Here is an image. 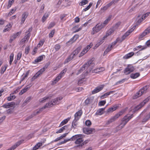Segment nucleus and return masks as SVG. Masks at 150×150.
Wrapping results in <instances>:
<instances>
[{
	"instance_id": "3",
	"label": "nucleus",
	"mask_w": 150,
	"mask_h": 150,
	"mask_svg": "<svg viewBox=\"0 0 150 150\" xmlns=\"http://www.w3.org/2000/svg\"><path fill=\"white\" fill-rule=\"evenodd\" d=\"M62 98V97L60 96L52 100L50 102L47 103L44 106V109L50 107L55 104H59V103L60 101Z\"/></svg>"
},
{
	"instance_id": "57",
	"label": "nucleus",
	"mask_w": 150,
	"mask_h": 150,
	"mask_svg": "<svg viewBox=\"0 0 150 150\" xmlns=\"http://www.w3.org/2000/svg\"><path fill=\"white\" fill-rule=\"evenodd\" d=\"M109 95L108 92H107L106 93L104 94L103 95L101 96L100 97V98L101 99H104V98H106Z\"/></svg>"
},
{
	"instance_id": "62",
	"label": "nucleus",
	"mask_w": 150,
	"mask_h": 150,
	"mask_svg": "<svg viewBox=\"0 0 150 150\" xmlns=\"http://www.w3.org/2000/svg\"><path fill=\"white\" fill-rule=\"evenodd\" d=\"M91 122L89 120H87L86 121V125L87 126H90L91 125Z\"/></svg>"
},
{
	"instance_id": "61",
	"label": "nucleus",
	"mask_w": 150,
	"mask_h": 150,
	"mask_svg": "<svg viewBox=\"0 0 150 150\" xmlns=\"http://www.w3.org/2000/svg\"><path fill=\"white\" fill-rule=\"evenodd\" d=\"M55 33V30H52L49 34V37L50 38L53 37Z\"/></svg>"
},
{
	"instance_id": "40",
	"label": "nucleus",
	"mask_w": 150,
	"mask_h": 150,
	"mask_svg": "<svg viewBox=\"0 0 150 150\" xmlns=\"http://www.w3.org/2000/svg\"><path fill=\"white\" fill-rule=\"evenodd\" d=\"M14 54L13 53H11L10 56V61L9 64L11 65L13 59V57Z\"/></svg>"
},
{
	"instance_id": "34",
	"label": "nucleus",
	"mask_w": 150,
	"mask_h": 150,
	"mask_svg": "<svg viewBox=\"0 0 150 150\" xmlns=\"http://www.w3.org/2000/svg\"><path fill=\"white\" fill-rule=\"evenodd\" d=\"M68 126V125H66L61 127L57 131L56 133H59L62 132L64 130L66 129L67 128Z\"/></svg>"
},
{
	"instance_id": "19",
	"label": "nucleus",
	"mask_w": 150,
	"mask_h": 150,
	"mask_svg": "<svg viewBox=\"0 0 150 150\" xmlns=\"http://www.w3.org/2000/svg\"><path fill=\"white\" fill-rule=\"evenodd\" d=\"M135 27H133V28L128 30L122 37V39L123 40L125 39L134 30Z\"/></svg>"
},
{
	"instance_id": "58",
	"label": "nucleus",
	"mask_w": 150,
	"mask_h": 150,
	"mask_svg": "<svg viewBox=\"0 0 150 150\" xmlns=\"http://www.w3.org/2000/svg\"><path fill=\"white\" fill-rule=\"evenodd\" d=\"M106 103V100L100 101L98 103V105L99 106L104 105Z\"/></svg>"
},
{
	"instance_id": "38",
	"label": "nucleus",
	"mask_w": 150,
	"mask_h": 150,
	"mask_svg": "<svg viewBox=\"0 0 150 150\" xmlns=\"http://www.w3.org/2000/svg\"><path fill=\"white\" fill-rule=\"evenodd\" d=\"M86 80V79L85 78H83L80 79L78 81V84L79 86L81 85V84L83 83V82L85 81Z\"/></svg>"
},
{
	"instance_id": "13",
	"label": "nucleus",
	"mask_w": 150,
	"mask_h": 150,
	"mask_svg": "<svg viewBox=\"0 0 150 150\" xmlns=\"http://www.w3.org/2000/svg\"><path fill=\"white\" fill-rule=\"evenodd\" d=\"M84 133L86 134H90L95 132V131L94 129L88 128H84L83 129Z\"/></svg>"
},
{
	"instance_id": "32",
	"label": "nucleus",
	"mask_w": 150,
	"mask_h": 150,
	"mask_svg": "<svg viewBox=\"0 0 150 150\" xmlns=\"http://www.w3.org/2000/svg\"><path fill=\"white\" fill-rule=\"evenodd\" d=\"M134 54V53L133 52H131L128 54L125 55L123 57V58L124 59H127L131 57Z\"/></svg>"
},
{
	"instance_id": "11",
	"label": "nucleus",
	"mask_w": 150,
	"mask_h": 150,
	"mask_svg": "<svg viewBox=\"0 0 150 150\" xmlns=\"http://www.w3.org/2000/svg\"><path fill=\"white\" fill-rule=\"evenodd\" d=\"M149 33H150V26L145 30L142 33L139 35V39L140 40H143V38Z\"/></svg>"
},
{
	"instance_id": "55",
	"label": "nucleus",
	"mask_w": 150,
	"mask_h": 150,
	"mask_svg": "<svg viewBox=\"0 0 150 150\" xmlns=\"http://www.w3.org/2000/svg\"><path fill=\"white\" fill-rule=\"evenodd\" d=\"M88 1L87 0H82L80 3L81 6H83L88 3Z\"/></svg>"
},
{
	"instance_id": "9",
	"label": "nucleus",
	"mask_w": 150,
	"mask_h": 150,
	"mask_svg": "<svg viewBox=\"0 0 150 150\" xmlns=\"http://www.w3.org/2000/svg\"><path fill=\"white\" fill-rule=\"evenodd\" d=\"M150 99V96H148L142 102L140 103L139 105L136 106L134 109V112L137 110L142 107H143L147 102H148L149 100Z\"/></svg>"
},
{
	"instance_id": "43",
	"label": "nucleus",
	"mask_w": 150,
	"mask_h": 150,
	"mask_svg": "<svg viewBox=\"0 0 150 150\" xmlns=\"http://www.w3.org/2000/svg\"><path fill=\"white\" fill-rule=\"evenodd\" d=\"M105 69L104 67H100L99 68H98L94 70V71L96 72V73L97 72H100L105 70Z\"/></svg>"
},
{
	"instance_id": "22",
	"label": "nucleus",
	"mask_w": 150,
	"mask_h": 150,
	"mask_svg": "<svg viewBox=\"0 0 150 150\" xmlns=\"http://www.w3.org/2000/svg\"><path fill=\"white\" fill-rule=\"evenodd\" d=\"M118 106L116 105H115L112 107L109 108L106 111L108 113H110L116 110L118 108Z\"/></svg>"
},
{
	"instance_id": "47",
	"label": "nucleus",
	"mask_w": 150,
	"mask_h": 150,
	"mask_svg": "<svg viewBox=\"0 0 150 150\" xmlns=\"http://www.w3.org/2000/svg\"><path fill=\"white\" fill-rule=\"evenodd\" d=\"M49 97L48 96L45 97L41 99H40L39 100L40 102V103H44L45 102L46 100L49 99Z\"/></svg>"
},
{
	"instance_id": "50",
	"label": "nucleus",
	"mask_w": 150,
	"mask_h": 150,
	"mask_svg": "<svg viewBox=\"0 0 150 150\" xmlns=\"http://www.w3.org/2000/svg\"><path fill=\"white\" fill-rule=\"evenodd\" d=\"M38 74L36 73L33 76L31 79V82L33 81L35 79L37 78L38 76Z\"/></svg>"
},
{
	"instance_id": "54",
	"label": "nucleus",
	"mask_w": 150,
	"mask_h": 150,
	"mask_svg": "<svg viewBox=\"0 0 150 150\" xmlns=\"http://www.w3.org/2000/svg\"><path fill=\"white\" fill-rule=\"evenodd\" d=\"M87 52L86 51V49H84L83 50L82 52L80 53L79 55V57H81L84 55L85 53H86Z\"/></svg>"
},
{
	"instance_id": "1",
	"label": "nucleus",
	"mask_w": 150,
	"mask_h": 150,
	"mask_svg": "<svg viewBox=\"0 0 150 150\" xmlns=\"http://www.w3.org/2000/svg\"><path fill=\"white\" fill-rule=\"evenodd\" d=\"M83 137V135L82 134L76 135L73 136L71 138V141H73L76 139L75 143L77 144H79L77 146L78 147L80 146H82L84 145Z\"/></svg>"
},
{
	"instance_id": "51",
	"label": "nucleus",
	"mask_w": 150,
	"mask_h": 150,
	"mask_svg": "<svg viewBox=\"0 0 150 150\" xmlns=\"http://www.w3.org/2000/svg\"><path fill=\"white\" fill-rule=\"evenodd\" d=\"M10 96L7 98V99L8 101L11 100H12L15 99L16 98V96L15 95L11 96V95L10 94Z\"/></svg>"
},
{
	"instance_id": "24",
	"label": "nucleus",
	"mask_w": 150,
	"mask_h": 150,
	"mask_svg": "<svg viewBox=\"0 0 150 150\" xmlns=\"http://www.w3.org/2000/svg\"><path fill=\"white\" fill-rule=\"evenodd\" d=\"M22 143V141H18L17 143L15 144L10 149H8L7 150H14L17 147L19 146Z\"/></svg>"
},
{
	"instance_id": "2",
	"label": "nucleus",
	"mask_w": 150,
	"mask_h": 150,
	"mask_svg": "<svg viewBox=\"0 0 150 150\" xmlns=\"http://www.w3.org/2000/svg\"><path fill=\"white\" fill-rule=\"evenodd\" d=\"M81 49V46H79L78 47L72 52L71 55L65 59L64 62V64H65L68 63L72 59L74 58L80 52Z\"/></svg>"
},
{
	"instance_id": "17",
	"label": "nucleus",
	"mask_w": 150,
	"mask_h": 150,
	"mask_svg": "<svg viewBox=\"0 0 150 150\" xmlns=\"http://www.w3.org/2000/svg\"><path fill=\"white\" fill-rule=\"evenodd\" d=\"M32 86V83H30L28 85L26 86L21 91L19 92V94L20 95H22L24 93L28 90L30 88L31 86Z\"/></svg>"
},
{
	"instance_id": "42",
	"label": "nucleus",
	"mask_w": 150,
	"mask_h": 150,
	"mask_svg": "<svg viewBox=\"0 0 150 150\" xmlns=\"http://www.w3.org/2000/svg\"><path fill=\"white\" fill-rule=\"evenodd\" d=\"M86 69L84 67L83 65L82 67L78 71V72L76 73V74L78 75L80 74L83 70Z\"/></svg>"
},
{
	"instance_id": "27",
	"label": "nucleus",
	"mask_w": 150,
	"mask_h": 150,
	"mask_svg": "<svg viewBox=\"0 0 150 150\" xmlns=\"http://www.w3.org/2000/svg\"><path fill=\"white\" fill-rule=\"evenodd\" d=\"M112 17V16L111 15H109L103 23H101L104 27L108 24V22L110 20Z\"/></svg>"
},
{
	"instance_id": "46",
	"label": "nucleus",
	"mask_w": 150,
	"mask_h": 150,
	"mask_svg": "<svg viewBox=\"0 0 150 150\" xmlns=\"http://www.w3.org/2000/svg\"><path fill=\"white\" fill-rule=\"evenodd\" d=\"M92 46L93 44L91 43L89 45H88L84 49H86V51L87 52Z\"/></svg>"
},
{
	"instance_id": "31",
	"label": "nucleus",
	"mask_w": 150,
	"mask_h": 150,
	"mask_svg": "<svg viewBox=\"0 0 150 150\" xmlns=\"http://www.w3.org/2000/svg\"><path fill=\"white\" fill-rule=\"evenodd\" d=\"M140 76V74L139 73H132L130 74V77L133 79H136L138 77Z\"/></svg>"
},
{
	"instance_id": "64",
	"label": "nucleus",
	"mask_w": 150,
	"mask_h": 150,
	"mask_svg": "<svg viewBox=\"0 0 150 150\" xmlns=\"http://www.w3.org/2000/svg\"><path fill=\"white\" fill-rule=\"evenodd\" d=\"M44 43V41H43L40 40L38 44V46L39 47H40V46H42L43 45Z\"/></svg>"
},
{
	"instance_id": "18",
	"label": "nucleus",
	"mask_w": 150,
	"mask_h": 150,
	"mask_svg": "<svg viewBox=\"0 0 150 150\" xmlns=\"http://www.w3.org/2000/svg\"><path fill=\"white\" fill-rule=\"evenodd\" d=\"M21 32L20 31L16 33L13 34L12 36L10 37L9 40V42H11L13 40H14L17 36H19L20 35Z\"/></svg>"
},
{
	"instance_id": "20",
	"label": "nucleus",
	"mask_w": 150,
	"mask_h": 150,
	"mask_svg": "<svg viewBox=\"0 0 150 150\" xmlns=\"http://www.w3.org/2000/svg\"><path fill=\"white\" fill-rule=\"evenodd\" d=\"M28 15V12H24L22 14L21 21V24H23L24 23Z\"/></svg>"
},
{
	"instance_id": "14",
	"label": "nucleus",
	"mask_w": 150,
	"mask_h": 150,
	"mask_svg": "<svg viewBox=\"0 0 150 150\" xmlns=\"http://www.w3.org/2000/svg\"><path fill=\"white\" fill-rule=\"evenodd\" d=\"M104 86V85H101L96 87L92 91V94H94L100 91L103 89Z\"/></svg>"
},
{
	"instance_id": "26",
	"label": "nucleus",
	"mask_w": 150,
	"mask_h": 150,
	"mask_svg": "<svg viewBox=\"0 0 150 150\" xmlns=\"http://www.w3.org/2000/svg\"><path fill=\"white\" fill-rule=\"evenodd\" d=\"M105 107L99 109L96 113L95 114L97 115H101L104 113V111L105 109Z\"/></svg>"
},
{
	"instance_id": "59",
	"label": "nucleus",
	"mask_w": 150,
	"mask_h": 150,
	"mask_svg": "<svg viewBox=\"0 0 150 150\" xmlns=\"http://www.w3.org/2000/svg\"><path fill=\"white\" fill-rule=\"evenodd\" d=\"M55 25V23L54 22H51L49 25L48 27V29H50L52 28Z\"/></svg>"
},
{
	"instance_id": "6",
	"label": "nucleus",
	"mask_w": 150,
	"mask_h": 150,
	"mask_svg": "<svg viewBox=\"0 0 150 150\" xmlns=\"http://www.w3.org/2000/svg\"><path fill=\"white\" fill-rule=\"evenodd\" d=\"M134 116L133 114L129 115L127 114L125 115L122 119V122L120 124V125H122V127H124L127 122Z\"/></svg>"
},
{
	"instance_id": "15",
	"label": "nucleus",
	"mask_w": 150,
	"mask_h": 150,
	"mask_svg": "<svg viewBox=\"0 0 150 150\" xmlns=\"http://www.w3.org/2000/svg\"><path fill=\"white\" fill-rule=\"evenodd\" d=\"M30 35L29 34H27L25 36L24 38L21 40L20 42V45H22L24 43L27 42L30 37Z\"/></svg>"
},
{
	"instance_id": "10",
	"label": "nucleus",
	"mask_w": 150,
	"mask_h": 150,
	"mask_svg": "<svg viewBox=\"0 0 150 150\" xmlns=\"http://www.w3.org/2000/svg\"><path fill=\"white\" fill-rule=\"evenodd\" d=\"M118 41V40L117 38L115 41L112 42L110 45H109L104 51L103 55H104V54H106L108 52L110 51L117 44Z\"/></svg>"
},
{
	"instance_id": "25",
	"label": "nucleus",
	"mask_w": 150,
	"mask_h": 150,
	"mask_svg": "<svg viewBox=\"0 0 150 150\" xmlns=\"http://www.w3.org/2000/svg\"><path fill=\"white\" fill-rule=\"evenodd\" d=\"M12 26V25L10 23L7 24L5 27L4 29L3 30L4 33L9 31L11 29Z\"/></svg>"
},
{
	"instance_id": "36",
	"label": "nucleus",
	"mask_w": 150,
	"mask_h": 150,
	"mask_svg": "<svg viewBox=\"0 0 150 150\" xmlns=\"http://www.w3.org/2000/svg\"><path fill=\"white\" fill-rule=\"evenodd\" d=\"M47 67H46V66L44 67L43 68L41 69L39 71H38L37 73V74H38V76H39L42 73L45 71V69H46Z\"/></svg>"
},
{
	"instance_id": "49",
	"label": "nucleus",
	"mask_w": 150,
	"mask_h": 150,
	"mask_svg": "<svg viewBox=\"0 0 150 150\" xmlns=\"http://www.w3.org/2000/svg\"><path fill=\"white\" fill-rule=\"evenodd\" d=\"M61 45L59 44H57L55 45L54 46V48L55 49L56 51H57L59 50L61 48Z\"/></svg>"
},
{
	"instance_id": "8",
	"label": "nucleus",
	"mask_w": 150,
	"mask_h": 150,
	"mask_svg": "<svg viewBox=\"0 0 150 150\" xmlns=\"http://www.w3.org/2000/svg\"><path fill=\"white\" fill-rule=\"evenodd\" d=\"M67 71V69L65 68L60 73L59 75L53 81H52V85H54L63 76Z\"/></svg>"
},
{
	"instance_id": "39",
	"label": "nucleus",
	"mask_w": 150,
	"mask_h": 150,
	"mask_svg": "<svg viewBox=\"0 0 150 150\" xmlns=\"http://www.w3.org/2000/svg\"><path fill=\"white\" fill-rule=\"evenodd\" d=\"M42 143L39 142L33 148V150H35L38 149L40 146L42 145Z\"/></svg>"
},
{
	"instance_id": "41",
	"label": "nucleus",
	"mask_w": 150,
	"mask_h": 150,
	"mask_svg": "<svg viewBox=\"0 0 150 150\" xmlns=\"http://www.w3.org/2000/svg\"><path fill=\"white\" fill-rule=\"evenodd\" d=\"M15 0H9L7 6V8L9 9L11 7L12 5L14 2Z\"/></svg>"
},
{
	"instance_id": "33",
	"label": "nucleus",
	"mask_w": 150,
	"mask_h": 150,
	"mask_svg": "<svg viewBox=\"0 0 150 150\" xmlns=\"http://www.w3.org/2000/svg\"><path fill=\"white\" fill-rule=\"evenodd\" d=\"M50 14L49 12H47L43 16L42 18V21L43 23L47 19V18L48 17Z\"/></svg>"
},
{
	"instance_id": "12",
	"label": "nucleus",
	"mask_w": 150,
	"mask_h": 150,
	"mask_svg": "<svg viewBox=\"0 0 150 150\" xmlns=\"http://www.w3.org/2000/svg\"><path fill=\"white\" fill-rule=\"evenodd\" d=\"M134 69V67L132 65H129L124 70V73L125 74L127 75L133 71Z\"/></svg>"
},
{
	"instance_id": "56",
	"label": "nucleus",
	"mask_w": 150,
	"mask_h": 150,
	"mask_svg": "<svg viewBox=\"0 0 150 150\" xmlns=\"http://www.w3.org/2000/svg\"><path fill=\"white\" fill-rule=\"evenodd\" d=\"M30 50L29 46L26 47L25 49V53L27 54L29 52Z\"/></svg>"
},
{
	"instance_id": "53",
	"label": "nucleus",
	"mask_w": 150,
	"mask_h": 150,
	"mask_svg": "<svg viewBox=\"0 0 150 150\" xmlns=\"http://www.w3.org/2000/svg\"><path fill=\"white\" fill-rule=\"evenodd\" d=\"M120 22H118L116 23L115 25H114L112 28L114 29H115V30L119 26H120Z\"/></svg>"
},
{
	"instance_id": "48",
	"label": "nucleus",
	"mask_w": 150,
	"mask_h": 150,
	"mask_svg": "<svg viewBox=\"0 0 150 150\" xmlns=\"http://www.w3.org/2000/svg\"><path fill=\"white\" fill-rule=\"evenodd\" d=\"M71 141V138H70V139H65L63 141H62L61 142L59 143L58 144L59 145H61L62 144H64V143H66L67 142H68L69 141Z\"/></svg>"
},
{
	"instance_id": "45",
	"label": "nucleus",
	"mask_w": 150,
	"mask_h": 150,
	"mask_svg": "<svg viewBox=\"0 0 150 150\" xmlns=\"http://www.w3.org/2000/svg\"><path fill=\"white\" fill-rule=\"evenodd\" d=\"M16 8H12V9L10 12H9L8 14V16H10L12 14H13L16 11Z\"/></svg>"
},
{
	"instance_id": "44",
	"label": "nucleus",
	"mask_w": 150,
	"mask_h": 150,
	"mask_svg": "<svg viewBox=\"0 0 150 150\" xmlns=\"http://www.w3.org/2000/svg\"><path fill=\"white\" fill-rule=\"evenodd\" d=\"M22 55V53L21 52H20L17 54L16 56V60H19Z\"/></svg>"
},
{
	"instance_id": "21",
	"label": "nucleus",
	"mask_w": 150,
	"mask_h": 150,
	"mask_svg": "<svg viewBox=\"0 0 150 150\" xmlns=\"http://www.w3.org/2000/svg\"><path fill=\"white\" fill-rule=\"evenodd\" d=\"M15 105V103L14 102H11L4 104L2 106V107L4 108H8L13 106Z\"/></svg>"
},
{
	"instance_id": "16",
	"label": "nucleus",
	"mask_w": 150,
	"mask_h": 150,
	"mask_svg": "<svg viewBox=\"0 0 150 150\" xmlns=\"http://www.w3.org/2000/svg\"><path fill=\"white\" fill-rule=\"evenodd\" d=\"M82 114V112L81 110H80L77 112L74 115V121H78L80 118Z\"/></svg>"
},
{
	"instance_id": "52",
	"label": "nucleus",
	"mask_w": 150,
	"mask_h": 150,
	"mask_svg": "<svg viewBox=\"0 0 150 150\" xmlns=\"http://www.w3.org/2000/svg\"><path fill=\"white\" fill-rule=\"evenodd\" d=\"M6 68V66L4 67H2L0 69L1 71V74H3L4 73V71H5Z\"/></svg>"
},
{
	"instance_id": "23",
	"label": "nucleus",
	"mask_w": 150,
	"mask_h": 150,
	"mask_svg": "<svg viewBox=\"0 0 150 150\" xmlns=\"http://www.w3.org/2000/svg\"><path fill=\"white\" fill-rule=\"evenodd\" d=\"M115 1L113 0L111 1L110 3L107 4L105 6L101 8V10H103L104 11L106 10L113 3L115 4Z\"/></svg>"
},
{
	"instance_id": "29",
	"label": "nucleus",
	"mask_w": 150,
	"mask_h": 150,
	"mask_svg": "<svg viewBox=\"0 0 150 150\" xmlns=\"http://www.w3.org/2000/svg\"><path fill=\"white\" fill-rule=\"evenodd\" d=\"M91 64H93V60L91 59L88 61L83 66L86 69Z\"/></svg>"
},
{
	"instance_id": "63",
	"label": "nucleus",
	"mask_w": 150,
	"mask_h": 150,
	"mask_svg": "<svg viewBox=\"0 0 150 150\" xmlns=\"http://www.w3.org/2000/svg\"><path fill=\"white\" fill-rule=\"evenodd\" d=\"M31 98L30 97H29L26 98L24 102L25 103H27L29 102L31 100Z\"/></svg>"
},
{
	"instance_id": "5",
	"label": "nucleus",
	"mask_w": 150,
	"mask_h": 150,
	"mask_svg": "<svg viewBox=\"0 0 150 150\" xmlns=\"http://www.w3.org/2000/svg\"><path fill=\"white\" fill-rule=\"evenodd\" d=\"M149 88V86H146L140 89L135 95L134 98H137L140 96L142 94L146 93L147 92V89Z\"/></svg>"
},
{
	"instance_id": "37",
	"label": "nucleus",
	"mask_w": 150,
	"mask_h": 150,
	"mask_svg": "<svg viewBox=\"0 0 150 150\" xmlns=\"http://www.w3.org/2000/svg\"><path fill=\"white\" fill-rule=\"evenodd\" d=\"M79 37V35H78L76 34L72 38H71L69 40V42H71L74 40L75 41Z\"/></svg>"
},
{
	"instance_id": "35",
	"label": "nucleus",
	"mask_w": 150,
	"mask_h": 150,
	"mask_svg": "<svg viewBox=\"0 0 150 150\" xmlns=\"http://www.w3.org/2000/svg\"><path fill=\"white\" fill-rule=\"evenodd\" d=\"M115 29L113 28H110L107 32L106 34V37H107L108 36L110 35L112 33H113L114 31H115Z\"/></svg>"
},
{
	"instance_id": "60",
	"label": "nucleus",
	"mask_w": 150,
	"mask_h": 150,
	"mask_svg": "<svg viewBox=\"0 0 150 150\" xmlns=\"http://www.w3.org/2000/svg\"><path fill=\"white\" fill-rule=\"evenodd\" d=\"M45 8V5L44 4H42L40 8V9L39 10V12L41 13H42L43 12V10Z\"/></svg>"
},
{
	"instance_id": "28",
	"label": "nucleus",
	"mask_w": 150,
	"mask_h": 150,
	"mask_svg": "<svg viewBox=\"0 0 150 150\" xmlns=\"http://www.w3.org/2000/svg\"><path fill=\"white\" fill-rule=\"evenodd\" d=\"M150 118V113L145 115L142 120V122H145L148 121Z\"/></svg>"
},
{
	"instance_id": "4",
	"label": "nucleus",
	"mask_w": 150,
	"mask_h": 150,
	"mask_svg": "<svg viewBox=\"0 0 150 150\" xmlns=\"http://www.w3.org/2000/svg\"><path fill=\"white\" fill-rule=\"evenodd\" d=\"M126 109H123L117 114L115 116L112 117L110 119L108 120L106 123L107 125H108L111 123L116 120L120 116L122 115L125 111Z\"/></svg>"
},
{
	"instance_id": "30",
	"label": "nucleus",
	"mask_w": 150,
	"mask_h": 150,
	"mask_svg": "<svg viewBox=\"0 0 150 150\" xmlns=\"http://www.w3.org/2000/svg\"><path fill=\"white\" fill-rule=\"evenodd\" d=\"M150 14V12H147L143 15L141 18L138 20V22H141V21H142L144 20L145 19V18L147 17Z\"/></svg>"
},
{
	"instance_id": "7",
	"label": "nucleus",
	"mask_w": 150,
	"mask_h": 150,
	"mask_svg": "<svg viewBox=\"0 0 150 150\" xmlns=\"http://www.w3.org/2000/svg\"><path fill=\"white\" fill-rule=\"evenodd\" d=\"M104 27L101 23H98L93 28V31L91 32L92 35H94L98 32Z\"/></svg>"
}]
</instances>
